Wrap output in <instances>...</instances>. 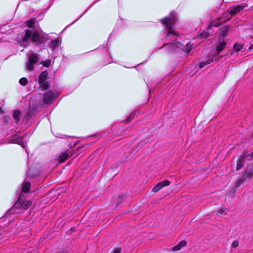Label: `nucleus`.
<instances>
[{"mask_svg": "<svg viewBox=\"0 0 253 253\" xmlns=\"http://www.w3.org/2000/svg\"><path fill=\"white\" fill-rule=\"evenodd\" d=\"M30 40L36 45L43 47L48 39L46 36L40 33L38 31L33 32L30 30H27L22 38L21 45L26 47L30 44L29 42Z\"/></svg>", "mask_w": 253, "mask_h": 253, "instance_id": "obj_1", "label": "nucleus"}, {"mask_svg": "<svg viewBox=\"0 0 253 253\" xmlns=\"http://www.w3.org/2000/svg\"><path fill=\"white\" fill-rule=\"evenodd\" d=\"M176 20V14L173 11H172L168 16L161 20V22L166 26L168 30L167 37L172 39V40H175L178 36L177 34L172 29Z\"/></svg>", "mask_w": 253, "mask_h": 253, "instance_id": "obj_2", "label": "nucleus"}, {"mask_svg": "<svg viewBox=\"0 0 253 253\" xmlns=\"http://www.w3.org/2000/svg\"><path fill=\"white\" fill-rule=\"evenodd\" d=\"M32 205V202L30 200H23L21 196L18 201L15 203L12 208L8 211V213H21L24 211L27 210Z\"/></svg>", "mask_w": 253, "mask_h": 253, "instance_id": "obj_3", "label": "nucleus"}, {"mask_svg": "<svg viewBox=\"0 0 253 253\" xmlns=\"http://www.w3.org/2000/svg\"><path fill=\"white\" fill-rule=\"evenodd\" d=\"M39 59V56L37 54H31L29 56V59L26 64V69L29 71H33L34 70V65L38 63Z\"/></svg>", "mask_w": 253, "mask_h": 253, "instance_id": "obj_4", "label": "nucleus"}, {"mask_svg": "<svg viewBox=\"0 0 253 253\" xmlns=\"http://www.w3.org/2000/svg\"><path fill=\"white\" fill-rule=\"evenodd\" d=\"M9 143H15L20 145L22 147H24V136L15 134L8 138Z\"/></svg>", "mask_w": 253, "mask_h": 253, "instance_id": "obj_5", "label": "nucleus"}, {"mask_svg": "<svg viewBox=\"0 0 253 253\" xmlns=\"http://www.w3.org/2000/svg\"><path fill=\"white\" fill-rule=\"evenodd\" d=\"M183 45L178 42L164 44L162 47L167 48V52H172L176 50L177 48H182Z\"/></svg>", "mask_w": 253, "mask_h": 253, "instance_id": "obj_6", "label": "nucleus"}, {"mask_svg": "<svg viewBox=\"0 0 253 253\" xmlns=\"http://www.w3.org/2000/svg\"><path fill=\"white\" fill-rule=\"evenodd\" d=\"M74 155L73 151L68 150L62 152L59 156L58 161L60 163H62Z\"/></svg>", "mask_w": 253, "mask_h": 253, "instance_id": "obj_7", "label": "nucleus"}, {"mask_svg": "<svg viewBox=\"0 0 253 253\" xmlns=\"http://www.w3.org/2000/svg\"><path fill=\"white\" fill-rule=\"evenodd\" d=\"M170 184V181L168 180H164L162 182H159L156 184L155 186L152 189V191L154 193L158 192L162 188L165 186L169 185Z\"/></svg>", "mask_w": 253, "mask_h": 253, "instance_id": "obj_8", "label": "nucleus"}, {"mask_svg": "<svg viewBox=\"0 0 253 253\" xmlns=\"http://www.w3.org/2000/svg\"><path fill=\"white\" fill-rule=\"evenodd\" d=\"M54 97V93L52 91L45 92L44 94L43 101L45 103H50Z\"/></svg>", "mask_w": 253, "mask_h": 253, "instance_id": "obj_9", "label": "nucleus"}, {"mask_svg": "<svg viewBox=\"0 0 253 253\" xmlns=\"http://www.w3.org/2000/svg\"><path fill=\"white\" fill-rule=\"evenodd\" d=\"M47 75L48 73L47 71H43L41 73V74L39 76L38 81L40 84H42L43 83V82L45 81L47 78Z\"/></svg>", "mask_w": 253, "mask_h": 253, "instance_id": "obj_10", "label": "nucleus"}, {"mask_svg": "<svg viewBox=\"0 0 253 253\" xmlns=\"http://www.w3.org/2000/svg\"><path fill=\"white\" fill-rule=\"evenodd\" d=\"M245 159L246 158L245 156H242L240 157L239 159L237 160L236 166V169L237 170L242 168L244 165Z\"/></svg>", "mask_w": 253, "mask_h": 253, "instance_id": "obj_11", "label": "nucleus"}, {"mask_svg": "<svg viewBox=\"0 0 253 253\" xmlns=\"http://www.w3.org/2000/svg\"><path fill=\"white\" fill-rule=\"evenodd\" d=\"M214 60L213 56H210L209 57L208 60H207L205 61L199 62L198 63L199 67L200 68H202L205 67L206 65H208L210 64Z\"/></svg>", "mask_w": 253, "mask_h": 253, "instance_id": "obj_12", "label": "nucleus"}, {"mask_svg": "<svg viewBox=\"0 0 253 253\" xmlns=\"http://www.w3.org/2000/svg\"><path fill=\"white\" fill-rule=\"evenodd\" d=\"M226 43L225 41H220L217 45L216 51L217 54H218L221 51H222L225 47Z\"/></svg>", "mask_w": 253, "mask_h": 253, "instance_id": "obj_13", "label": "nucleus"}, {"mask_svg": "<svg viewBox=\"0 0 253 253\" xmlns=\"http://www.w3.org/2000/svg\"><path fill=\"white\" fill-rule=\"evenodd\" d=\"M243 8H244V6L243 5H237L230 10V13L232 16L234 15L240 11Z\"/></svg>", "mask_w": 253, "mask_h": 253, "instance_id": "obj_14", "label": "nucleus"}, {"mask_svg": "<svg viewBox=\"0 0 253 253\" xmlns=\"http://www.w3.org/2000/svg\"><path fill=\"white\" fill-rule=\"evenodd\" d=\"M253 176V172L251 170H248L245 171L243 175L242 178L243 180H246L247 179H250Z\"/></svg>", "mask_w": 253, "mask_h": 253, "instance_id": "obj_15", "label": "nucleus"}, {"mask_svg": "<svg viewBox=\"0 0 253 253\" xmlns=\"http://www.w3.org/2000/svg\"><path fill=\"white\" fill-rule=\"evenodd\" d=\"M186 242L185 241H181L178 245L172 248V250L174 251H177L180 250L182 247L186 245Z\"/></svg>", "mask_w": 253, "mask_h": 253, "instance_id": "obj_16", "label": "nucleus"}, {"mask_svg": "<svg viewBox=\"0 0 253 253\" xmlns=\"http://www.w3.org/2000/svg\"><path fill=\"white\" fill-rule=\"evenodd\" d=\"M31 184L29 182H25L22 188V191L24 193H27L30 190Z\"/></svg>", "mask_w": 253, "mask_h": 253, "instance_id": "obj_17", "label": "nucleus"}, {"mask_svg": "<svg viewBox=\"0 0 253 253\" xmlns=\"http://www.w3.org/2000/svg\"><path fill=\"white\" fill-rule=\"evenodd\" d=\"M126 195L125 194H121L119 196V197L117 199V205L116 207H118L119 205H120L125 199Z\"/></svg>", "mask_w": 253, "mask_h": 253, "instance_id": "obj_18", "label": "nucleus"}, {"mask_svg": "<svg viewBox=\"0 0 253 253\" xmlns=\"http://www.w3.org/2000/svg\"><path fill=\"white\" fill-rule=\"evenodd\" d=\"M21 113L19 111L16 110L13 112V118H14L16 122L17 123L20 120V115Z\"/></svg>", "mask_w": 253, "mask_h": 253, "instance_id": "obj_19", "label": "nucleus"}, {"mask_svg": "<svg viewBox=\"0 0 253 253\" xmlns=\"http://www.w3.org/2000/svg\"><path fill=\"white\" fill-rule=\"evenodd\" d=\"M27 25L29 28H33L35 25V20L34 19H30L26 21Z\"/></svg>", "mask_w": 253, "mask_h": 253, "instance_id": "obj_20", "label": "nucleus"}, {"mask_svg": "<svg viewBox=\"0 0 253 253\" xmlns=\"http://www.w3.org/2000/svg\"><path fill=\"white\" fill-rule=\"evenodd\" d=\"M243 45L240 43H236L234 45V48L237 51H240L243 48Z\"/></svg>", "mask_w": 253, "mask_h": 253, "instance_id": "obj_21", "label": "nucleus"}, {"mask_svg": "<svg viewBox=\"0 0 253 253\" xmlns=\"http://www.w3.org/2000/svg\"><path fill=\"white\" fill-rule=\"evenodd\" d=\"M19 83L22 85H26L28 83V80L26 78H22L19 80Z\"/></svg>", "mask_w": 253, "mask_h": 253, "instance_id": "obj_22", "label": "nucleus"}, {"mask_svg": "<svg viewBox=\"0 0 253 253\" xmlns=\"http://www.w3.org/2000/svg\"><path fill=\"white\" fill-rule=\"evenodd\" d=\"M226 209L222 208L217 211L216 214L218 215L224 214L225 213Z\"/></svg>", "mask_w": 253, "mask_h": 253, "instance_id": "obj_23", "label": "nucleus"}, {"mask_svg": "<svg viewBox=\"0 0 253 253\" xmlns=\"http://www.w3.org/2000/svg\"><path fill=\"white\" fill-rule=\"evenodd\" d=\"M229 28L227 26H224L221 28V32L223 36H225L226 33L228 31Z\"/></svg>", "mask_w": 253, "mask_h": 253, "instance_id": "obj_24", "label": "nucleus"}, {"mask_svg": "<svg viewBox=\"0 0 253 253\" xmlns=\"http://www.w3.org/2000/svg\"><path fill=\"white\" fill-rule=\"evenodd\" d=\"M245 181L243 180V179L241 177L240 179H239L236 182L235 185L237 188H238L240 187L241 184L242 183V182Z\"/></svg>", "mask_w": 253, "mask_h": 253, "instance_id": "obj_25", "label": "nucleus"}, {"mask_svg": "<svg viewBox=\"0 0 253 253\" xmlns=\"http://www.w3.org/2000/svg\"><path fill=\"white\" fill-rule=\"evenodd\" d=\"M40 85L42 87V89L44 90H46L49 88V84L47 83L43 82V83L42 84Z\"/></svg>", "mask_w": 253, "mask_h": 253, "instance_id": "obj_26", "label": "nucleus"}, {"mask_svg": "<svg viewBox=\"0 0 253 253\" xmlns=\"http://www.w3.org/2000/svg\"><path fill=\"white\" fill-rule=\"evenodd\" d=\"M209 33L207 31L203 32L201 35H200V37L201 38H206L209 37Z\"/></svg>", "mask_w": 253, "mask_h": 253, "instance_id": "obj_27", "label": "nucleus"}, {"mask_svg": "<svg viewBox=\"0 0 253 253\" xmlns=\"http://www.w3.org/2000/svg\"><path fill=\"white\" fill-rule=\"evenodd\" d=\"M136 113V112H134L133 113H132L131 114H130V115L127 118V119H126V120L128 122H130L132 120V119H133V116L134 115V114Z\"/></svg>", "mask_w": 253, "mask_h": 253, "instance_id": "obj_28", "label": "nucleus"}, {"mask_svg": "<svg viewBox=\"0 0 253 253\" xmlns=\"http://www.w3.org/2000/svg\"><path fill=\"white\" fill-rule=\"evenodd\" d=\"M50 63H51V61L50 60H46V61H45L43 63V65L44 66V67H48L50 65Z\"/></svg>", "mask_w": 253, "mask_h": 253, "instance_id": "obj_29", "label": "nucleus"}, {"mask_svg": "<svg viewBox=\"0 0 253 253\" xmlns=\"http://www.w3.org/2000/svg\"><path fill=\"white\" fill-rule=\"evenodd\" d=\"M238 242L237 241H234L232 243V247L233 248H236L238 246Z\"/></svg>", "mask_w": 253, "mask_h": 253, "instance_id": "obj_30", "label": "nucleus"}, {"mask_svg": "<svg viewBox=\"0 0 253 253\" xmlns=\"http://www.w3.org/2000/svg\"><path fill=\"white\" fill-rule=\"evenodd\" d=\"M220 25V23L218 22H216L215 23H212L211 26H209L208 28V29H210L211 28V27L214 26V27H218Z\"/></svg>", "mask_w": 253, "mask_h": 253, "instance_id": "obj_31", "label": "nucleus"}, {"mask_svg": "<svg viewBox=\"0 0 253 253\" xmlns=\"http://www.w3.org/2000/svg\"><path fill=\"white\" fill-rule=\"evenodd\" d=\"M57 42L55 40H52L50 43V46L51 47H54L56 45Z\"/></svg>", "mask_w": 253, "mask_h": 253, "instance_id": "obj_32", "label": "nucleus"}, {"mask_svg": "<svg viewBox=\"0 0 253 253\" xmlns=\"http://www.w3.org/2000/svg\"><path fill=\"white\" fill-rule=\"evenodd\" d=\"M111 253H121V249L119 248L115 249Z\"/></svg>", "mask_w": 253, "mask_h": 253, "instance_id": "obj_33", "label": "nucleus"}, {"mask_svg": "<svg viewBox=\"0 0 253 253\" xmlns=\"http://www.w3.org/2000/svg\"><path fill=\"white\" fill-rule=\"evenodd\" d=\"M247 157H248V160H251L253 159V153H251L250 154L247 155Z\"/></svg>", "mask_w": 253, "mask_h": 253, "instance_id": "obj_34", "label": "nucleus"}]
</instances>
